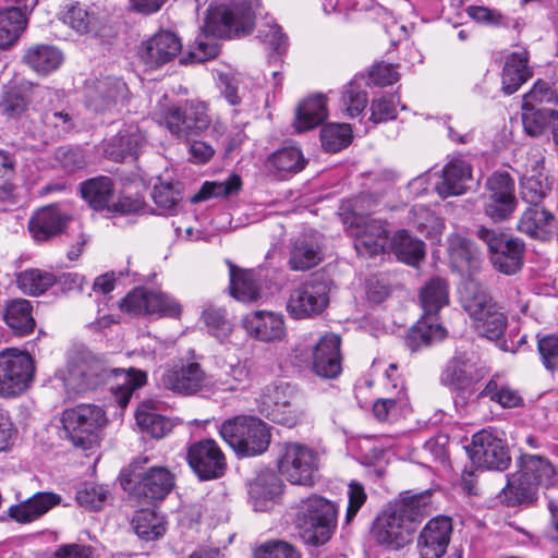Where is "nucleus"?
Segmentation results:
<instances>
[{"mask_svg": "<svg viewBox=\"0 0 558 558\" xmlns=\"http://www.w3.org/2000/svg\"><path fill=\"white\" fill-rule=\"evenodd\" d=\"M60 501L61 497L54 493L39 492L26 500L11 506L8 510V514L12 520L19 523H31L58 506Z\"/></svg>", "mask_w": 558, "mask_h": 558, "instance_id": "nucleus-29", "label": "nucleus"}, {"mask_svg": "<svg viewBox=\"0 0 558 558\" xmlns=\"http://www.w3.org/2000/svg\"><path fill=\"white\" fill-rule=\"evenodd\" d=\"M393 391L395 393H392V396L380 398L376 400L373 405V413L380 422H389L398 418L405 412L409 405L403 387Z\"/></svg>", "mask_w": 558, "mask_h": 558, "instance_id": "nucleus-54", "label": "nucleus"}, {"mask_svg": "<svg viewBox=\"0 0 558 558\" xmlns=\"http://www.w3.org/2000/svg\"><path fill=\"white\" fill-rule=\"evenodd\" d=\"M319 454L310 446L287 442L278 458L279 473L291 484L313 486L318 476Z\"/></svg>", "mask_w": 558, "mask_h": 558, "instance_id": "nucleus-8", "label": "nucleus"}, {"mask_svg": "<svg viewBox=\"0 0 558 558\" xmlns=\"http://www.w3.org/2000/svg\"><path fill=\"white\" fill-rule=\"evenodd\" d=\"M468 452L474 464L488 470H506L511 461L505 442L486 429L473 435Z\"/></svg>", "mask_w": 558, "mask_h": 558, "instance_id": "nucleus-20", "label": "nucleus"}, {"mask_svg": "<svg viewBox=\"0 0 558 558\" xmlns=\"http://www.w3.org/2000/svg\"><path fill=\"white\" fill-rule=\"evenodd\" d=\"M63 22L80 34L95 32L99 23L95 10L80 3L69 7L63 16Z\"/></svg>", "mask_w": 558, "mask_h": 558, "instance_id": "nucleus-57", "label": "nucleus"}, {"mask_svg": "<svg viewBox=\"0 0 558 558\" xmlns=\"http://www.w3.org/2000/svg\"><path fill=\"white\" fill-rule=\"evenodd\" d=\"M558 93L548 82L538 80L524 94L522 100V124L524 131L533 137L542 135L548 126L550 117L557 111Z\"/></svg>", "mask_w": 558, "mask_h": 558, "instance_id": "nucleus-7", "label": "nucleus"}, {"mask_svg": "<svg viewBox=\"0 0 558 558\" xmlns=\"http://www.w3.org/2000/svg\"><path fill=\"white\" fill-rule=\"evenodd\" d=\"M322 258L317 243L307 236H301L293 242L289 265L292 270H307L319 264Z\"/></svg>", "mask_w": 558, "mask_h": 558, "instance_id": "nucleus-47", "label": "nucleus"}, {"mask_svg": "<svg viewBox=\"0 0 558 558\" xmlns=\"http://www.w3.org/2000/svg\"><path fill=\"white\" fill-rule=\"evenodd\" d=\"M259 412L274 423L294 427L304 415L296 403L293 388L288 384L266 386L257 399Z\"/></svg>", "mask_w": 558, "mask_h": 558, "instance_id": "nucleus-10", "label": "nucleus"}, {"mask_svg": "<svg viewBox=\"0 0 558 558\" xmlns=\"http://www.w3.org/2000/svg\"><path fill=\"white\" fill-rule=\"evenodd\" d=\"M16 282L24 293L40 295L57 284V275L49 270L31 268L19 274Z\"/></svg>", "mask_w": 558, "mask_h": 558, "instance_id": "nucleus-51", "label": "nucleus"}, {"mask_svg": "<svg viewBox=\"0 0 558 558\" xmlns=\"http://www.w3.org/2000/svg\"><path fill=\"white\" fill-rule=\"evenodd\" d=\"M337 506L330 500L311 495L296 505L295 525L304 543L319 546L326 544L337 526Z\"/></svg>", "mask_w": 558, "mask_h": 558, "instance_id": "nucleus-3", "label": "nucleus"}, {"mask_svg": "<svg viewBox=\"0 0 558 558\" xmlns=\"http://www.w3.org/2000/svg\"><path fill=\"white\" fill-rule=\"evenodd\" d=\"M61 421L66 438L84 450L99 441V433L107 424L102 408L85 403L64 410Z\"/></svg>", "mask_w": 558, "mask_h": 558, "instance_id": "nucleus-6", "label": "nucleus"}, {"mask_svg": "<svg viewBox=\"0 0 558 558\" xmlns=\"http://www.w3.org/2000/svg\"><path fill=\"white\" fill-rule=\"evenodd\" d=\"M66 222V215L58 206L49 205L33 214L28 221V230L36 242H44L61 233Z\"/></svg>", "mask_w": 558, "mask_h": 558, "instance_id": "nucleus-28", "label": "nucleus"}, {"mask_svg": "<svg viewBox=\"0 0 558 558\" xmlns=\"http://www.w3.org/2000/svg\"><path fill=\"white\" fill-rule=\"evenodd\" d=\"M256 558H301L300 553L284 541H270L256 551Z\"/></svg>", "mask_w": 558, "mask_h": 558, "instance_id": "nucleus-63", "label": "nucleus"}, {"mask_svg": "<svg viewBox=\"0 0 558 558\" xmlns=\"http://www.w3.org/2000/svg\"><path fill=\"white\" fill-rule=\"evenodd\" d=\"M128 94L126 84L114 77L99 81L94 94L88 96V106L95 111H105L123 100Z\"/></svg>", "mask_w": 558, "mask_h": 558, "instance_id": "nucleus-36", "label": "nucleus"}, {"mask_svg": "<svg viewBox=\"0 0 558 558\" xmlns=\"http://www.w3.org/2000/svg\"><path fill=\"white\" fill-rule=\"evenodd\" d=\"M340 337L326 333L319 338L312 350L313 372L323 378H337L341 371Z\"/></svg>", "mask_w": 558, "mask_h": 558, "instance_id": "nucleus-24", "label": "nucleus"}, {"mask_svg": "<svg viewBox=\"0 0 558 558\" xmlns=\"http://www.w3.org/2000/svg\"><path fill=\"white\" fill-rule=\"evenodd\" d=\"M82 197L96 210L107 208L113 196V183L108 177L89 179L81 185Z\"/></svg>", "mask_w": 558, "mask_h": 558, "instance_id": "nucleus-46", "label": "nucleus"}, {"mask_svg": "<svg viewBox=\"0 0 558 558\" xmlns=\"http://www.w3.org/2000/svg\"><path fill=\"white\" fill-rule=\"evenodd\" d=\"M518 468L537 488L553 487L558 483L556 469L542 456L524 453L518 461Z\"/></svg>", "mask_w": 558, "mask_h": 558, "instance_id": "nucleus-30", "label": "nucleus"}, {"mask_svg": "<svg viewBox=\"0 0 558 558\" xmlns=\"http://www.w3.org/2000/svg\"><path fill=\"white\" fill-rule=\"evenodd\" d=\"M281 492V482L274 471L259 472L250 483L248 493L255 510L265 511L268 504Z\"/></svg>", "mask_w": 558, "mask_h": 558, "instance_id": "nucleus-35", "label": "nucleus"}, {"mask_svg": "<svg viewBox=\"0 0 558 558\" xmlns=\"http://www.w3.org/2000/svg\"><path fill=\"white\" fill-rule=\"evenodd\" d=\"M448 241V252L453 268L461 272H469L478 266V253L470 240L452 234Z\"/></svg>", "mask_w": 558, "mask_h": 558, "instance_id": "nucleus-42", "label": "nucleus"}, {"mask_svg": "<svg viewBox=\"0 0 558 558\" xmlns=\"http://www.w3.org/2000/svg\"><path fill=\"white\" fill-rule=\"evenodd\" d=\"M461 302L481 335L490 340H500L507 327V317L483 286L474 280L465 281L461 290Z\"/></svg>", "mask_w": 558, "mask_h": 558, "instance_id": "nucleus-5", "label": "nucleus"}, {"mask_svg": "<svg viewBox=\"0 0 558 558\" xmlns=\"http://www.w3.org/2000/svg\"><path fill=\"white\" fill-rule=\"evenodd\" d=\"M24 61L37 73L48 74L61 65L63 53L51 45H34L26 50Z\"/></svg>", "mask_w": 558, "mask_h": 558, "instance_id": "nucleus-40", "label": "nucleus"}, {"mask_svg": "<svg viewBox=\"0 0 558 558\" xmlns=\"http://www.w3.org/2000/svg\"><path fill=\"white\" fill-rule=\"evenodd\" d=\"M557 229L555 215L544 206H530L518 221V230L527 236L549 241Z\"/></svg>", "mask_w": 558, "mask_h": 558, "instance_id": "nucleus-27", "label": "nucleus"}, {"mask_svg": "<svg viewBox=\"0 0 558 558\" xmlns=\"http://www.w3.org/2000/svg\"><path fill=\"white\" fill-rule=\"evenodd\" d=\"M477 236L486 244L495 269L505 275H513L522 268L525 252L522 240L485 227L478 228Z\"/></svg>", "mask_w": 558, "mask_h": 558, "instance_id": "nucleus-9", "label": "nucleus"}, {"mask_svg": "<svg viewBox=\"0 0 558 558\" xmlns=\"http://www.w3.org/2000/svg\"><path fill=\"white\" fill-rule=\"evenodd\" d=\"M145 141L144 135L136 126L130 125L121 131L108 144L107 153L118 160L126 155L136 154Z\"/></svg>", "mask_w": 558, "mask_h": 558, "instance_id": "nucleus-50", "label": "nucleus"}, {"mask_svg": "<svg viewBox=\"0 0 558 558\" xmlns=\"http://www.w3.org/2000/svg\"><path fill=\"white\" fill-rule=\"evenodd\" d=\"M352 129L348 123H329L320 131L323 147L331 153H337L350 145Z\"/></svg>", "mask_w": 558, "mask_h": 558, "instance_id": "nucleus-61", "label": "nucleus"}, {"mask_svg": "<svg viewBox=\"0 0 558 558\" xmlns=\"http://www.w3.org/2000/svg\"><path fill=\"white\" fill-rule=\"evenodd\" d=\"M186 461L201 481L217 480L226 473L227 459L219 445L210 438L191 444Z\"/></svg>", "mask_w": 558, "mask_h": 558, "instance_id": "nucleus-18", "label": "nucleus"}, {"mask_svg": "<svg viewBox=\"0 0 558 558\" xmlns=\"http://www.w3.org/2000/svg\"><path fill=\"white\" fill-rule=\"evenodd\" d=\"M124 489H131L147 502L163 499L174 487V475L163 466H154L143 474H132L121 482Z\"/></svg>", "mask_w": 558, "mask_h": 558, "instance_id": "nucleus-19", "label": "nucleus"}, {"mask_svg": "<svg viewBox=\"0 0 558 558\" xmlns=\"http://www.w3.org/2000/svg\"><path fill=\"white\" fill-rule=\"evenodd\" d=\"M132 526L137 536L145 541L157 539L166 532L163 517L149 509L137 511L132 520Z\"/></svg>", "mask_w": 558, "mask_h": 558, "instance_id": "nucleus-53", "label": "nucleus"}, {"mask_svg": "<svg viewBox=\"0 0 558 558\" xmlns=\"http://www.w3.org/2000/svg\"><path fill=\"white\" fill-rule=\"evenodd\" d=\"M230 293L240 302L250 303L260 298V284L253 270L241 269L228 262Z\"/></svg>", "mask_w": 558, "mask_h": 558, "instance_id": "nucleus-37", "label": "nucleus"}, {"mask_svg": "<svg viewBox=\"0 0 558 558\" xmlns=\"http://www.w3.org/2000/svg\"><path fill=\"white\" fill-rule=\"evenodd\" d=\"M110 374L114 380L111 385V391L114 400L121 408H125L133 392L143 387L147 381L146 373L136 368H112Z\"/></svg>", "mask_w": 558, "mask_h": 558, "instance_id": "nucleus-32", "label": "nucleus"}, {"mask_svg": "<svg viewBox=\"0 0 558 558\" xmlns=\"http://www.w3.org/2000/svg\"><path fill=\"white\" fill-rule=\"evenodd\" d=\"M135 420L143 432L156 439L165 437L172 429L171 422L158 413V403L154 400H145L137 407Z\"/></svg>", "mask_w": 558, "mask_h": 558, "instance_id": "nucleus-34", "label": "nucleus"}, {"mask_svg": "<svg viewBox=\"0 0 558 558\" xmlns=\"http://www.w3.org/2000/svg\"><path fill=\"white\" fill-rule=\"evenodd\" d=\"M242 180L239 174H231L225 181H206L199 191L191 198L192 203L207 201L209 198L229 197L240 192Z\"/></svg>", "mask_w": 558, "mask_h": 558, "instance_id": "nucleus-52", "label": "nucleus"}, {"mask_svg": "<svg viewBox=\"0 0 558 558\" xmlns=\"http://www.w3.org/2000/svg\"><path fill=\"white\" fill-rule=\"evenodd\" d=\"M27 25L25 13L19 8H8L0 12V49L13 45Z\"/></svg>", "mask_w": 558, "mask_h": 558, "instance_id": "nucleus-49", "label": "nucleus"}, {"mask_svg": "<svg viewBox=\"0 0 558 558\" xmlns=\"http://www.w3.org/2000/svg\"><path fill=\"white\" fill-rule=\"evenodd\" d=\"M119 307L133 316L179 317L182 312L181 304L171 295L144 288H135L129 292L119 303Z\"/></svg>", "mask_w": 558, "mask_h": 558, "instance_id": "nucleus-15", "label": "nucleus"}, {"mask_svg": "<svg viewBox=\"0 0 558 558\" xmlns=\"http://www.w3.org/2000/svg\"><path fill=\"white\" fill-rule=\"evenodd\" d=\"M414 533L412 523L402 518V514L393 506L380 511L371 530V534L378 545L395 550L408 545Z\"/></svg>", "mask_w": 558, "mask_h": 558, "instance_id": "nucleus-17", "label": "nucleus"}, {"mask_svg": "<svg viewBox=\"0 0 558 558\" xmlns=\"http://www.w3.org/2000/svg\"><path fill=\"white\" fill-rule=\"evenodd\" d=\"M326 96L317 94L304 99L296 109L294 128L306 132L319 125L327 118Z\"/></svg>", "mask_w": 558, "mask_h": 558, "instance_id": "nucleus-38", "label": "nucleus"}, {"mask_svg": "<svg viewBox=\"0 0 558 558\" xmlns=\"http://www.w3.org/2000/svg\"><path fill=\"white\" fill-rule=\"evenodd\" d=\"M41 133L48 138L62 137L73 128L72 118L63 109L44 107L36 111Z\"/></svg>", "mask_w": 558, "mask_h": 558, "instance_id": "nucleus-44", "label": "nucleus"}, {"mask_svg": "<svg viewBox=\"0 0 558 558\" xmlns=\"http://www.w3.org/2000/svg\"><path fill=\"white\" fill-rule=\"evenodd\" d=\"M446 335L447 331L442 326L428 322L425 318L408 331L405 344L412 352H415L442 340Z\"/></svg>", "mask_w": 558, "mask_h": 558, "instance_id": "nucleus-45", "label": "nucleus"}, {"mask_svg": "<svg viewBox=\"0 0 558 558\" xmlns=\"http://www.w3.org/2000/svg\"><path fill=\"white\" fill-rule=\"evenodd\" d=\"M484 214L494 222L508 220L518 207L515 183L508 172H494L485 183Z\"/></svg>", "mask_w": 558, "mask_h": 558, "instance_id": "nucleus-13", "label": "nucleus"}, {"mask_svg": "<svg viewBox=\"0 0 558 558\" xmlns=\"http://www.w3.org/2000/svg\"><path fill=\"white\" fill-rule=\"evenodd\" d=\"M109 496V490L106 486L85 483L76 493L77 502L88 509H100Z\"/></svg>", "mask_w": 558, "mask_h": 558, "instance_id": "nucleus-62", "label": "nucleus"}, {"mask_svg": "<svg viewBox=\"0 0 558 558\" xmlns=\"http://www.w3.org/2000/svg\"><path fill=\"white\" fill-rule=\"evenodd\" d=\"M250 371L247 366L236 361L221 366L219 374L213 381V391H236L244 389L248 383Z\"/></svg>", "mask_w": 558, "mask_h": 558, "instance_id": "nucleus-48", "label": "nucleus"}, {"mask_svg": "<svg viewBox=\"0 0 558 558\" xmlns=\"http://www.w3.org/2000/svg\"><path fill=\"white\" fill-rule=\"evenodd\" d=\"M452 533L451 519L438 515L429 520L417 538L421 558H440L448 548Z\"/></svg>", "mask_w": 558, "mask_h": 558, "instance_id": "nucleus-23", "label": "nucleus"}, {"mask_svg": "<svg viewBox=\"0 0 558 558\" xmlns=\"http://www.w3.org/2000/svg\"><path fill=\"white\" fill-rule=\"evenodd\" d=\"M542 363L547 371H558V337L545 336L537 341Z\"/></svg>", "mask_w": 558, "mask_h": 558, "instance_id": "nucleus-64", "label": "nucleus"}, {"mask_svg": "<svg viewBox=\"0 0 558 558\" xmlns=\"http://www.w3.org/2000/svg\"><path fill=\"white\" fill-rule=\"evenodd\" d=\"M242 325L250 336L265 342L280 340L286 335L282 315L274 312H252L243 317Z\"/></svg>", "mask_w": 558, "mask_h": 558, "instance_id": "nucleus-26", "label": "nucleus"}, {"mask_svg": "<svg viewBox=\"0 0 558 558\" xmlns=\"http://www.w3.org/2000/svg\"><path fill=\"white\" fill-rule=\"evenodd\" d=\"M269 163L278 173L284 177L303 170L306 160L299 147L289 146L275 151L269 159Z\"/></svg>", "mask_w": 558, "mask_h": 558, "instance_id": "nucleus-55", "label": "nucleus"}, {"mask_svg": "<svg viewBox=\"0 0 558 558\" xmlns=\"http://www.w3.org/2000/svg\"><path fill=\"white\" fill-rule=\"evenodd\" d=\"M392 506L400 514H402V518L412 523L413 530L416 531L422 520L432 511V493L429 490H425L407 496Z\"/></svg>", "mask_w": 558, "mask_h": 558, "instance_id": "nucleus-41", "label": "nucleus"}, {"mask_svg": "<svg viewBox=\"0 0 558 558\" xmlns=\"http://www.w3.org/2000/svg\"><path fill=\"white\" fill-rule=\"evenodd\" d=\"M421 303L426 316L434 315L448 304V284L444 279L435 278L425 284L421 295Z\"/></svg>", "mask_w": 558, "mask_h": 558, "instance_id": "nucleus-56", "label": "nucleus"}, {"mask_svg": "<svg viewBox=\"0 0 558 558\" xmlns=\"http://www.w3.org/2000/svg\"><path fill=\"white\" fill-rule=\"evenodd\" d=\"M390 189L389 183H384L383 186H378L373 192L362 193L357 197L353 199L352 203V213L347 214L344 217V223H348V220L354 217H364L373 211H376L380 208L383 203V197L387 194Z\"/></svg>", "mask_w": 558, "mask_h": 558, "instance_id": "nucleus-59", "label": "nucleus"}, {"mask_svg": "<svg viewBox=\"0 0 558 558\" xmlns=\"http://www.w3.org/2000/svg\"><path fill=\"white\" fill-rule=\"evenodd\" d=\"M328 302L327 284L320 280H310L292 290L287 310L293 318L301 319L322 313Z\"/></svg>", "mask_w": 558, "mask_h": 558, "instance_id": "nucleus-21", "label": "nucleus"}, {"mask_svg": "<svg viewBox=\"0 0 558 558\" xmlns=\"http://www.w3.org/2000/svg\"><path fill=\"white\" fill-rule=\"evenodd\" d=\"M364 77L355 76L342 90V106L349 117L354 118L365 109L367 105V93L363 88Z\"/></svg>", "mask_w": 558, "mask_h": 558, "instance_id": "nucleus-58", "label": "nucleus"}, {"mask_svg": "<svg viewBox=\"0 0 558 558\" xmlns=\"http://www.w3.org/2000/svg\"><path fill=\"white\" fill-rule=\"evenodd\" d=\"M182 50L181 39L172 32L160 31L140 47V59L149 68H159L172 61Z\"/></svg>", "mask_w": 558, "mask_h": 558, "instance_id": "nucleus-22", "label": "nucleus"}, {"mask_svg": "<svg viewBox=\"0 0 558 558\" xmlns=\"http://www.w3.org/2000/svg\"><path fill=\"white\" fill-rule=\"evenodd\" d=\"M388 252H392L399 260L408 265L417 266L425 256V245L402 229L391 238Z\"/></svg>", "mask_w": 558, "mask_h": 558, "instance_id": "nucleus-39", "label": "nucleus"}, {"mask_svg": "<svg viewBox=\"0 0 558 558\" xmlns=\"http://www.w3.org/2000/svg\"><path fill=\"white\" fill-rule=\"evenodd\" d=\"M537 487L521 471L508 477L507 486L500 494L501 501L514 507L535 499Z\"/></svg>", "mask_w": 558, "mask_h": 558, "instance_id": "nucleus-43", "label": "nucleus"}, {"mask_svg": "<svg viewBox=\"0 0 558 558\" xmlns=\"http://www.w3.org/2000/svg\"><path fill=\"white\" fill-rule=\"evenodd\" d=\"M345 225L348 233L354 238V248L360 256L372 258L388 253L390 241L385 221L354 217Z\"/></svg>", "mask_w": 558, "mask_h": 558, "instance_id": "nucleus-16", "label": "nucleus"}, {"mask_svg": "<svg viewBox=\"0 0 558 558\" xmlns=\"http://www.w3.org/2000/svg\"><path fill=\"white\" fill-rule=\"evenodd\" d=\"M531 75L532 73L527 69V52L525 50H518L508 54L501 74L504 94L512 95L515 93Z\"/></svg>", "mask_w": 558, "mask_h": 558, "instance_id": "nucleus-31", "label": "nucleus"}, {"mask_svg": "<svg viewBox=\"0 0 558 558\" xmlns=\"http://www.w3.org/2000/svg\"><path fill=\"white\" fill-rule=\"evenodd\" d=\"M219 434L239 457L264 453L271 438L269 426L260 418L251 415H239L225 421Z\"/></svg>", "mask_w": 558, "mask_h": 558, "instance_id": "nucleus-4", "label": "nucleus"}, {"mask_svg": "<svg viewBox=\"0 0 558 558\" xmlns=\"http://www.w3.org/2000/svg\"><path fill=\"white\" fill-rule=\"evenodd\" d=\"M2 316L4 323L15 336H27L35 328L33 306L27 300L15 299L9 301L4 306Z\"/></svg>", "mask_w": 558, "mask_h": 558, "instance_id": "nucleus-33", "label": "nucleus"}, {"mask_svg": "<svg viewBox=\"0 0 558 558\" xmlns=\"http://www.w3.org/2000/svg\"><path fill=\"white\" fill-rule=\"evenodd\" d=\"M255 23V9L248 1L219 3L207 10L203 32L189 52V61L202 63L219 53L216 38L250 34Z\"/></svg>", "mask_w": 558, "mask_h": 558, "instance_id": "nucleus-1", "label": "nucleus"}, {"mask_svg": "<svg viewBox=\"0 0 558 558\" xmlns=\"http://www.w3.org/2000/svg\"><path fill=\"white\" fill-rule=\"evenodd\" d=\"M208 332L225 342L233 330V323L228 317L226 310L221 307L208 306L202 313Z\"/></svg>", "mask_w": 558, "mask_h": 558, "instance_id": "nucleus-60", "label": "nucleus"}, {"mask_svg": "<svg viewBox=\"0 0 558 558\" xmlns=\"http://www.w3.org/2000/svg\"><path fill=\"white\" fill-rule=\"evenodd\" d=\"M472 181L471 165L460 157L452 158L442 169L435 182V191L442 197L459 196L469 189Z\"/></svg>", "mask_w": 558, "mask_h": 558, "instance_id": "nucleus-25", "label": "nucleus"}, {"mask_svg": "<svg viewBox=\"0 0 558 558\" xmlns=\"http://www.w3.org/2000/svg\"><path fill=\"white\" fill-rule=\"evenodd\" d=\"M34 361L14 348L0 352V397L15 398L25 392L34 378Z\"/></svg>", "mask_w": 558, "mask_h": 558, "instance_id": "nucleus-11", "label": "nucleus"}, {"mask_svg": "<svg viewBox=\"0 0 558 558\" xmlns=\"http://www.w3.org/2000/svg\"><path fill=\"white\" fill-rule=\"evenodd\" d=\"M487 375V368L473 352H456L440 375V383L461 396L471 395Z\"/></svg>", "mask_w": 558, "mask_h": 558, "instance_id": "nucleus-12", "label": "nucleus"}, {"mask_svg": "<svg viewBox=\"0 0 558 558\" xmlns=\"http://www.w3.org/2000/svg\"><path fill=\"white\" fill-rule=\"evenodd\" d=\"M157 381L163 389L184 396L213 391L211 377L197 362L167 366L159 372Z\"/></svg>", "mask_w": 558, "mask_h": 558, "instance_id": "nucleus-14", "label": "nucleus"}, {"mask_svg": "<svg viewBox=\"0 0 558 558\" xmlns=\"http://www.w3.org/2000/svg\"><path fill=\"white\" fill-rule=\"evenodd\" d=\"M157 122L179 140H191L203 135L211 125L213 133L219 137L225 128L219 122H213L207 102L198 99H187L181 104H171L159 110Z\"/></svg>", "mask_w": 558, "mask_h": 558, "instance_id": "nucleus-2", "label": "nucleus"}]
</instances>
